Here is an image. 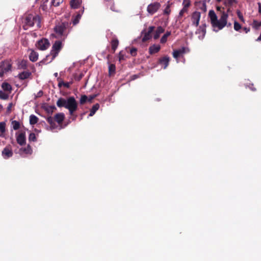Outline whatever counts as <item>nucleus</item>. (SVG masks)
<instances>
[{
  "label": "nucleus",
  "instance_id": "nucleus-43",
  "mask_svg": "<svg viewBox=\"0 0 261 261\" xmlns=\"http://www.w3.org/2000/svg\"><path fill=\"white\" fill-rule=\"evenodd\" d=\"M137 49L136 48H133L130 50V54L132 56H136Z\"/></svg>",
  "mask_w": 261,
  "mask_h": 261
},
{
  "label": "nucleus",
  "instance_id": "nucleus-41",
  "mask_svg": "<svg viewBox=\"0 0 261 261\" xmlns=\"http://www.w3.org/2000/svg\"><path fill=\"white\" fill-rule=\"evenodd\" d=\"M171 12L170 8V5L168 4L166 8L164 9V14L166 15H169Z\"/></svg>",
  "mask_w": 261,
  "mask_h": 261
},
{
  "label": "nucleus",
  "instance_id": "nucleus-5",
  "mask_svg": "<svg viewBox=\"0 0 261 261\" xmlns=\"http://www.w3.org/2000/svg\"><path fill=\"white\" fill-rule=\"evenodd\" d=\"M62 47V42L60 41H56L55 42L50 51V55L52 56L51 60H54L57 56Z\"/></svg>",
  "mask_w": 261,
  "mask_h": 261
},
{
  "label": "nucleus",
  "instance_id": "nucleus-36",
  "mask_svg": "<svg viewBox=\"0 0 261 261\" xmlns=\"http://www.w3.org/2000/svg\"><path fill=\"white\" fill-rule=\"evenodd\" d=\"M236 3V0H224V3L226 6H230Z\"/></svg>",
  "mask_w": 261,
  "mask_h": 261
},
{
  "label": "nucleus",
  "instance_id": "nucleus-46",
  "mask_svg": "<svg viewBox=\"0 0 261 261\" xmlns=\"http://www.w3.org/2000/svg\"><path fill=\"white\" fill-rule=\"evenodd\" d=\"M96 97V95H91L88 97V101L92 102V100Z\"/></svg>",
  "mask_w": 261,
  "mask_h": 261
},
{
  "label": "nucleus",
  "instance_id": "nucleus-52",
  "mask_svg": "<svg viewBox=\"0 0 261 261\" xmlns=\"http://www.w3.org/2000/svg\"><path fill=\"white\" fill-rule=\"evenodd\" d=\"M58 73H57V72H56V73H55L54 74V75H55L56 77H57V76H58Z\"/></svg>",
  "mask_w": 261,
  "mask_h": 261
},
{
  "label": "nucleus",
  "instance_id": "nucleus-31",
  "mask_svg": "<svg viewBox=\"0 0 261 261\" xmlns=\"http://www.w3.org/2000/svg\"><path fill=\"white\" fill-rule=\"evenodd\" d=\"M18 68L19 69H25L27 67V61L22 60L19 63Z\"/></svg>",
  "mask_w": 261,
  "mask_h": 261
},
{
  "label": "nucleus",
  "instance_id": "nucleus-11",
  "mask_svg": "<svg viewBox=\"0 0 261 261\" xmlns=\"http://www.w3.org/2000/svg\"><path fill=\"white\" fill-rule=\"evenodd\" d=\"M2 155L5 159H8L13 155L12 149L9 147H5L2 151Z\"/></svg>",
  "mask_w": 261,
  "mask_h": 261
},
{
  "label": "nucleus",
  "instance_id": "nucleus-1",
  "mask_svg": "<svg viewBox=\"0 0 261 261\" xmlns=\"http://www.w3.org/2000/svg\"><path fill=\"white\" fill-rule=\"evenodd\" d=\"M208 16L214 31L218 32L226 25L230 27L231 25L230 23L227 24L228 14L224 12L221 13L219 19H218L215 11L212 10L209 11Z\"/></svg>",
  "mask_w": 261,
  "mask_h": 261
},
{
  "label": "nucleus",
  "instance_id": "nucleus-2",
  "mask_svg": "<svg viewBox=\"0 0 261 261\" xmlns=\"http://www.w3.org/2000/svg\"><path fill=\"white\" fill-rule=\"evenodd\" d=\"M57 106L59 107H64L69 110L70 115H72L77 109V103L74 97L71 96L67 99L60 98L57 101Z\"/></svg>",
  "mask_w": 261,
  "mask_h": 261
},
{
  "label": "nucleus",
  "instance_id": "nucleus-4",
  "mask_svg": "<svg viewBox=\"0 0 261 261\" xmlns=\"http://www.w3.org/2000/svg\"><path fill=\"white\" fill-rule=\"evenodd\" d=\"M69 24L67 22H62L59 23L54 28L55 31L60 36H66L68 33L66 31L67 29L69 27Z\"/></svg>",
  "mask_w": 261,
  "mask_h": 261
},
{
  "label": "nucleus",
  "instance_id": "nucleus-38",
  "mask_svg": "<svg viewBox=\"0 0 261 261\" xmlns=\"http://www.w3.org/2000/svg\"><path fill=\"white\" fill-rule=\"evenodd\" d=\"M6 127V123L5 122H0V130L2 134L5 133Z\"/></svg>",
  "mask_w": 261,
  "mask_h": 261
},
{
  "label": "nucleus",
  "instance_id": "nucleus-26",
  "mask_svg": "<svg viewBox=\"0 0 261 261\" xmlns=\"http://www.w3.org/2000/svg\"><path fill=\"white\" fill-rule=\"evenodd\" d=\"M58 81H59L58 87H61L62 86H64L67 88H69L70 85V83L68 82H64L60 79L58 78Z\"/></svg>",
  "mask_w": 261,
  "mask_h": 261
},
{
  "label": "nucleus",
  "instance_id": "nucleus-22",
  "mask_svg": "<svg viewBox=\"0 0 261 261\" xmlns=\"http://www.w3.org/2000/svg\"><path fill=\"white\" fill-rule=\"evenodd\" d=\"M164 32V29L162 27H158L156 30L155 31V34L153 36V38L154 39H157L160 37L161 34L163 33Z\"/></svg>",
  "mask_w": 261,
  "mask_h": 261
},
{
  "label": "nucleus",
  "instance_id": "nucleus-48",
  "mask_svg": "<svg viewBox=\"0 0 261 261\" xmlns=\"http://www.w3.org/2000/svg\"><path fill=\"white\" fill-rule=\"evenodd\" d=\"M258 12L259 13H261V3H258Z\"/></svg>",
  "mask_w": 261,
  "mask_h": 261
},
{
  "label": "nucleus",
  "instance_id": "nucleus-35",
  "mask_svg": "<svg viewBox=\"0 0 261 261\" xmlns=\"http://www.w3.org/2000/svg\"><path fill=\"white\" fill-rule=\"evenodd\" d=\"M23 152L28 154H31L32 153V149L30 145H28L27 147L23 149Z\"/></svg>",
  "mask_w": 261,
  "mask_h": 261
},
{
  "label": "nucleus",
  "instance_id": "nucleus-27",
  "mask_svg": "<svg viewBox=\"0 0 261 261\" xmlns=\"http://www.w3.org/2000/svg\"><path fill=\"white\" fill-rule=\"evenodd\" d=\"M116 67L113 64H110L109 66V74L110 75H114L115 73Z\"/></svg>",
  "mask_w": 261,
  "mask_h": 261
},
{
  "label": "nucleus",
  "instance_id": "nucleus-28",
  "mask_svg": "<svg viewBox=\"0 0 261 261\" xmlns=\"http://www.w3.org/2000/svg\"><path fill=\"white\" fill-rule=\"evenodd\" d=\"M188 4H187L186 6H184L182 9L180 11L178 15V18H181L185 13H188Z\"/></svg>",
  "mask_w": 261,
  "mask_h": 261
},
{
  "label": "nucleus",
  "instance_id": "nucleus-7",
  "mask_svg": "<svg viewBox=\"0 0 261 261\" xmlns=\"http://www.w3.org/2000/svg\"><path fill=\"white\" fill-rule=\"evenodd\" d=\"M36 45L39 49L41 50H45L49 47L50 43L47 39H42L37 42Z\"/></svg>",
  "mask_w": 261,
  "mask_h": 261
},
{
  "label": "nucleus",
  "instance_id": "nucleus-19",
  "mask_svg": "<svg viewBox=\"0 0 261 261\" xmlns=\"http://www.w3.org/2000/svg\"><path fill=\"white\" fill-rule=\"evenodd\" d=\"M64 119V115L63 113H58L55 116V120L59 124L61 123Z\"/></svg>",
  "mask_w": 261,
  "mask_h": 261
},
{
  "label": "nucleus",
  "instance_id": "nucleus-49",
  "mask_svg": "<svg viewBox=\"0 0 261 261\" xmlns=\"http://www.w3.org/2000/svg\"><path fill=\"white\" fill-rule=\"evenodd\" d=\"M243 29L246 33H247L248 32H249L250 31L249 28H244Z\"/></svg>",
  "mask_w": 261,
  "mask_h": 261
},
{
  "label": "nucleus",
  "instance_id": "nucleus-56",
  "mask_svg": "<svg viewBox=\"0 0 261 261\" xmlns=\"http://www.w3.org/2000/svg\"><path fill=\"white\" fill-rule=\"evenodd\" d=\"M53 109H55V107H54H54H53Z\"/></svg>",
  "mask_w": 261,
  "mask_h": 261
},
{
  "label": "nucleus",
  "instance_id": "nucleus-40",
  "mask_svg": "<svg viewBox=\"0 0 261 261\" xmlns=\"http://www.w3.org/2000/svg\"><path fill=\"white\" fill-rule=\"evenodd\" d=\"M241 29V25L237 21H234V29L238 31Z\"/></svg>",
  "mask_w": 261,
  "mask_h": 261
},
{
  "label": "nucleus",
  "instance_id": "nucleus-10",
  "mask_svg": "<svg viewBox=\"0 0 261 261\" xmlns=\"http://www.w3.org/2000/svg\"><path fill=\"white\" fill-rule=\"evenodd\" d=\"M201 14L199 12L195 11L193 13L191 17L192 24L197 27L199 23Z\"/></svg>",
  "mask_w": 261,
  "mask_h": 261
},
{
  "label": "nucleus",
  "instance_id": "nucleus-53",
  "mask_svg": "<svg viewBox=\"0 0 261 261\" xmlns=\"http://www.w3.org/2000/svg\"><path fill=\"white\" fill-rule=\"evenodd\" d=\"M217 9L218 10H220L221 8L219 7H218Z\"/></svg>",
  "mask_w": 261,
  "mask_h": 261
},
{
  "label": "nucleus",
  "instance_id": "nucleus-3",
  "mask_svg": "<svg viewBox=\"0 0 261 261\" xmlns=\"http://www.w3.org/2000/svg\"><path fill=\"white\" fill-rule=\"evenodd\" d=\"M23 22L24 23L23 27L24 30H27L29 27H32L35 24H36L38 28L41 27L40 18L38 15H33L32 14L26 15L24 17Z\"/></svg>",
  "mask_w": 261,
  "mask_h": 261
},
{
  "label": "nucleus",
  "instance_id": "nucleus-18",
  "mask_svg": "<svg viewBox=\"0 0 261 261\" xmlns=\"http://www.w3.org/2000/svg\"><path fill=\"white\" fill-rule=\"evenodd\" d=\"M84 9L81 11V12H80L77 14L73 18L72 21L73 25H76L80 21V19L81 18L82 14L84 13Z\"/></svg>",
  "mask_w": 261,
  "mask_h": 261
},
{
  "label": "nucleus",
  "instance_id": "nucleus-24",
  "mask_svg": "<svg viewBox=\"0 0 261 261\" xmlns=\"http://www.w3.org/2000/svg\"><path fill=\"white\" fill-rule=\"evenodd\" d=\"M10 93L5 91L3 90H0V99L3 100H6L9 98V94Z\"/></svg>",
  "mask_w": 261,
  "mask_h": 261
},
{
  "label": "nucleus",
  "instance_id": "nucleus-13",
  "mask_svg": "<svg viewBox=\"0 0 261 261\" xmlns=\"http://www.w3.org/2000/svg\"><path fill=\"white\" fill-rule=\"evenodd\" d=\"M169 61L170 58L168 56H165L163 58H160L159 60V63L164 66V69H166L168 67Z\"/></svg>",
  "mask_w": 261,
  "mask_h": 261
},
{
  "label": "nucleus",
  "instance_id": "nucleus-44",
  "mask_svg": "<svg viewBox=\"0 0 261 261\" xmlns=\"http://www.w3.org/2000/svg\"><path fill=\"white\" fill-rule=\"evenodd\" d=\"M40 8H41L43 11H46V10H47V6L46 4H45V3H42V4H41V6H40Z\"/></svg>",
  "mask_w": 261,
  "mask_h": 261
},
{
  "label": "nucleus",
  "instance_id": "nucleus-15",
  "mask_svg": "<svg viewBox=\"0 0 261 261\" xmlns=\"http://www.w3.org/2000/svg\"><path fill=\"white\" fill-rule=\"evenodd\" d=\"M82 3V0H71L70 2V6L73 9L78 8Z\"/></svg>",
  "mask_w": 261,
  "mask_h": 261
},
{
  "label": "nucleus",
  "instance_id": "nucleus-20",
  "mask_svg": "<svg viewBox=\"0 0 261 261\" xmlns=\"http://www.w3.org/2000/svg\"><path fill=\"white\" fill-rule=\"evenodd\" d=\"M112 49L114 53L119 44V41L117 38H113L111 42Z\"/></svg>",
  "mask_w": 261,
  "mask_h": 261
},
{
  "label": "nucleus",
  "instance_id": "nucleus-23",
  "mask_svg": "<svg viewBox=\"0 0 261 261\" xmlns=\"http://www.w3.org/2000/svg\"><path fill=\"white\" fill-rule=\"evenodd\" d=\"M29 58L31 61L35 62L38 59V54L34 50H32L29 56Z\"/></svg>",
  "mask_w": 261,
  "mask_h": 261
},
{
  "label": "nucleus",
  "instance_id": "nucleus-14",
  "mask_svg": "<svg viewBox=\"0 0 261 261\" xmlns=\"http://www.w3.org/2000/svg\"><path fill=\"white\" fill-rule=\"evenodd\" d=\"M1 87L3 90L9 93H11L12 92V88L11 85L6 82H4L2 84Z\"/></svg>",
  "mask_w": 261,
  "mask_h": 261
},
{
  "label": "nucleus",
  "instance_id": "nucleus-34",
  "mask_svg": "<svg viewBox=\"0 0 261 261\" xmlns=\"http://www.w3.org/2000/svg\"><path fill=\"white\" fill-rule=\"evenodd\" d=\"M63 0H51V5L55 7H58L60 4H62Z\"/></svg>",
  "mask_w": 261,
  "mask_h": 261
},
{
  "label": "nucleus",
  "instance_id": "nucleus-45",
  "mask_svg": "<svg viewBox=\"0 0 261 261\" xmlns=\"http://www.w3.org/2000/svg\"><path fill=\"white\" fill-rule=\"evenodd\" d=\"M187 4H188V7H189L190 5V1L189 0H184L183 3H182V5H184V6H186Z\"/></svg>",
  "mask_w": 261,
  "mask_h": 261
},
{
  "label": "nucleus",
  "instance_id": "nucleus-55",
  "mask_svg": "<svg viewBox=\"0 0 261 261\" xmlns=\"http://www.w3.org/2000/svg\"><path fill=\"white\" fill-rule=\"evenodd\" d=\"M218 2H220L222 0H217Z\"/></svg>",
  "mask_w": 261,
  "mask_h": 261
},
{
  "label": "nucleus",
  "instance_id": "nucleus-39",
  "mask_svg": "<svg viewBox=\"0 0 261 261\" xmlns=\"http://www.w3.org/2000/svg\"><path fill=\"white\" fill-rule=\"evenodd\" d=\"M29 141L35 142L36 141L35 134L33 133H30L29 137Z\"/></svg>",
  "mask_w": 261,
  "mask_h": 261
},
{
  "label": "nucleus",
  "instance_id": "nucleus-30",
  "mask_svg": "<svg viewBox=\"0 0 261 261\" xmlns=\"http://www.w3.org/2000/svg\"><path fill=\"white\" fill-rule=\"evenodd\" d=\"M252 26L254 29L257 30L261 27V21L253 20Z\"/></svg>",
  "mask_w": 261,
  "mask_h": 261
},
{
  "label": "nucleus",
  "instance_id": "nucleus-54",
  "mask_svg": "<svg viewBox=\"0 0 261 261\" xmlns=\"http://www.w3.org/2000/svg\"><path fill=\"white\" fill-rule=\"evenodd\" d=\"M251 89H252V90H253V91H255V90H256L255 89H254V88H251Z\"/></svg>",
  "mask_w": 261,
  "mask_h": 261
},
{
  "label": "nucleus",
  "instance_id": "nucleus-21",
  "mask_svg": "<svg viewBox=\"0 0 261 261\" xmlns=\"http://www.w3.org/2000/svg\"><path fill=\"white\" fill-rule=\"evenodd\" d=\"M185 53V48H182L181 49L175 50L173 52V56L174 58L177 59L179 56Z\"/></svg>",
  "mask_w": 261,
  "mask_h": 261
},
{
  "label": "nucleus",
  "instance_id": "nucleus-17",
  "mask_svg": "<svg viewBox=\"0 0 261 261\" xmlns=\"http://www.w3.org/2000/svg\"><path fill=\"white\" fill-rule=\"evenodd\" d=\"M31 75V73L29 71H23L18 75V77L20 80H25L29 78Z\"/></svg>",
  "mask_w": 261,
  "mask_h": 261
},
{
  "label": "nucleus",
  "instance_id": "nucleus-9",
  "mask_svg": "<svg viewBox=\"0 0 261 261\" xmlns=\"http://www.w3.org/2000/svg\"><path fill=\"white\" fill-rule=\"evenodd\" d=\"M154 29V27L150 26L148 28V31L147 32H145V31H143L142 32V34H144V36L142 38L143 42H145L151 38V33L153 31Z\"/></svg>",
  "mask_w": 261,
  "mask_h": 261
},
{
  "label": "nucleus",
  "instance_id": "nucleus-25",
  "mask_svg": "<svg viewBox=\"0 0 261 261\" xmlns=\"http://www.w3.org/2000/svg\"><path fill=\"white\" fill-rule=\"evenodd\" d=\"M99 108V105L98 103H96L93 106L92 109L90 110V114L89 115V116H93L95 112L98 110Z\"/></svg>",
  "mask_w": 261,
  "mask_h": 261
},
{
  "label": "nucleus",
  "instance_id": "nucleus-8",
  "mask_svg": "<svg viewBox=\"0 0 261 261\" xmlns=\"http://www.w3.org/2000/svg\"><path fill=\"white\" fill-rule=\"evenodd\" d=\"M161 4L158 2H155L149 4L147 8V12L152 15L155 13L160 8Z\"/></svg>",
  "mask_w": 261,
  "mask_h": 261
},
{
  "label": "nucleus",
  "instance_id": "nucleus-16",
  "mask_svg": "<svg viewBox=\"0 0 261 261\" xmlns=\"http://www.w3.org/2000/svg\"><path fill=\"white\" fill-rule=\"evenodd\" d=\"M161 47L159 45H153L149 47V52L150 54H153L159 51Z\"/></svg>",
  "mask_w": 261,
  "mask_h": 261
},
{
  "label": "nucleus",
  "instance_id": "nucleus-50",
  "mask_svg": "<svg viewBox=\"0 0 261 261\" xmlns=\"http://www.w3.org/2000/svg\"><path fill=\"white\" fill-rule=\"evenodd\" d=\"M48 2V0H43L42 3L46 4Z\"/></svg>",
  "mask_w": 261,
  "mask_h": 261
},
{
  "label": "nucleus",
  "instance_id": "nucleus-29",
  "mask_svg": "<svg viewBox=\"0 0 261 261\" xmlns=\"http://www.w3.org/2000/svg\"><path fill=\"white\" fill-rule=\"evenodd\" d=\"M38 121V118L34 115H31L30 116V123L32 125L36 124Z\"/></svg>",
  "mask_w": 261,
  "mask_h": 261
},
{
  "label": "nucleus",
  "instance_id": "nucleus-32",
  "mask_svg": "<svg viewBox=\"0 0 261 261\" xmlns=\"http://www.w3.org/2000/svg\"><path fill=\"white\" fill-rule=\"evenodd\" d=\"M171 34L170 32H167L161 38V43H164L167 41V39L168 36H169Z\"/></svg>",
  "mask_w": 261,
  "mask_h": 261
},
{
  "label": "nucleus",
  "instance_id": "nucleus-12",
  "mask_svg": "<svg viewBox=\"0 0 261 261\" xmlns=\"http://www.w3.org/2000/svg\"><path fill=\"white\" fill-rule=\"evenodd\" d=\"M16 140L18 144L20 145H23L25 143V136L24 133H20L16 137Z\"/></svg>",
  "mask_w": 261,
  "mask_h": 261
},
{
  "label": "nucleus",
  "instance_id": "nucleus-42",
  "mask_svg": "<svg viewBox=\"0 0 261 261\" xmlns=\"http://www.w3.org/2000/svg\"><path fill=\"white\" fill-rule=\"evenodd\" d=\"M55 118H53L51 117H48L47 119V122L51 125L53 126L54 124V121H55Z\"/></svg>",
  "mask_w": 261,
  "mask_h": 261
},
{
  "label": "nucleus",
  "instance_id": "nucleus-33",
  "mask_svg": "<svg viewBox=\"0 0 261 261\" xmlns=\"http://www.w3.org/2000/svg\"><path fill=\"white\" fill-rule=\"evenodd\" d=\"M12 125L13 128L14 130H17L20 127V123L18 121H16V120L13 121L12 122Z\"/></svg>",
  "mask_w": 261,
  "mask_h": 261
},
{
  "label": "nucleus",
  "instance_id": "nucleus-51",
  "mask_svg": "<svg viewBox=\"0 0 261 261\" xmlns=\"http://www.w3.org/2000/svg\"><path fill=\"white\" fill-rule=\"evenodd\" d=\"M3 109V106L0 104V112Z\"/></svg>",
  "mask_w": 261,
  "mask_h": 261
},
{
  "label": "nucleus",
  "instance_id": "nucleus-37",
  "mask_svg": "<svg viewBox=\"0 0 261 261\" xmlns=\"http://www.w3.org/2000/svg\"><path fill=\"white\" fill-rule=\"evenodd\" d=\"M87 101H88V97L85 95H82L80 98V102L81 105L84 104Z\"/></svg>",
  "mask_w": 261,
  "mask_h": 261
},
{
  "label": "nucleus",
  "instance_id": "nucleus-6",
  "mask_svg": "<svg viewBox=\"0 0 261 261\" xmlns=\"http://www.w3.org/2000/svg\"><path fill=\"white\" fill-rule=\"evenodd\" d=\"M11 69V64L8 61H4L0 63V77L10 71Z\"/></svg>",
  "mask_w": 261,
  "mask_h": 261
},
{
  "label": "nucleus",
  "instance_id": "nucleus-47",
  "mask_svg": "<svg viewBox=\"0 0 261 261\" xmlns=\"http://www.w3.org/2000/svg\"><path fill=\"white\" fill-rule=\"evenodd\" d=\"M13 106V103H10L9 105H8V106L7 107V111H8L9 112H11V108Z\"/></svg>",
  "mask_w": 261,
  "mask_h": 261
}]
</instances>
